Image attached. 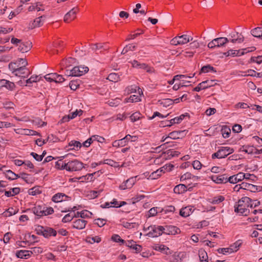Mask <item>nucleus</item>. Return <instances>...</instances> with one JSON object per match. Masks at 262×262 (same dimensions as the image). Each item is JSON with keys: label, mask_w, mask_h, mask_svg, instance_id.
Here are the masks:
<instances>
[{"label": "nucleus", "mask_w": 262, "mask_h": 262, "mask_svg": "<svg viewBox=\"0 0 262 262\" xmlns=\"http://www.w3.org/2000/svg\"><path fill=\"white\" fill-rule=\"evenodd\" d=\"M196 177L194 176H192L189 172H186V173L182 175L180 178L181 181H183L187 179H190L191 178H195Z\"/></svg>", "instance_id": "09e8293b"}, {"label": "nucleus", "mask_w": 262, "mask_h": 262, "mask_svg": "<svg viewBox=\"0 0 262 262\" xmlns=\"http://www.w3.org/2000/svg\"><path fill=\"white\" fill-rule=\"evenodd\" d=\"M112 239L115 242H121L122 243H124L125 242V241L121 239L120 236L118 234L113 235L112 237Z\"/></svg>", "instance_id": "338daca9"}, {"label": "nucleus", "mask_w": 262, "mask_h": 262, "mask_svg": "<svg viewBox=\"0 0 262 262\" xmlns=\"http://www.w3.org/2000/svg\"><path fill=\"white\" fill-rule=\"evenodd\" d=\"M5 88L10 91H13L15 89V84L13 82L8 80Z\"/></svg>", "instance_id": "4d7b16f0"}, {"label": "nucleus", "mask_w": 262, "mask_h": 262, "mask_svg": "<svg viewBox=\"0 0 262 262\" xmlns=\"http://www.w3.org/2000/svg\"><path fill=\"white\" fill-rule=\"evenodd\" d=\"M147 230L150 231L146 234L149 237H155L161 235L165 230L164 227L161 226H156V225L150 226L148 227Z\"/></svg>", "instance_id": "39448f33"}, {"label": "nucleus", "mask_w": 262, "mask_h": 262, "mask_svg": "<svg viewBox=\"0 0 262 262\" xmlns=\"http://www.w3.org/2000/svg\"><path fill=\"white\" fill-rule=\"evenodd\" d=\"M245 173L243 172H239L236 174L228 177V182L232 184H235L244 179Z\"/></svg>", "instance_id": "f8f14e48"}, {"label": "nucleus", "mask_w": 262, "mask_h": 262, "mask_svg": "<svg viewBox=\"0 0 262 262\" xmlns=\"http://www.w3.org/2000/svg\"><path fill=\"white\" fill-rule=\"evenodd\" d=\"M89 71V68L86 67L76 66L72 69V74L74 76H80Z\"/></svg>", "instance_id": "1a4fd4ad"}, {"label": "nucleus", "mask_w": 262, "mask_h": 262, "mask_svg": "<svg viewBox=\"0 0 262 262\" xmlns=\"http://www.w3.org/2000/svg\"><path fill=\"white\" fill-rule=\"evenodd\" d=\"M215 41L216 47H222L229 42V39L226 37H219L214 39Z\"/></svg>", "instance_id": "5701e85b"}, {"label": "nucleus", "mask_w": 262, "mask_h": 262, "mask_svg": "<svg viewBox=\"0 0 262 262\" xmlns=\"http://www.w3.org/2000/svg\"><path fill=\"white\" fill-rule=\"evenodd\" d=\"M217 251L219 253H222L223 254H226V253H232L230 247L219 248L217 249Z\"/></svg>", "instance_id": "13d9d810"}, {"label": "nucleus", "mask_w": 262, "mask_h": 262, "mask_svg": "<svg viewBox=\"0 0 262 262\" xmlns=\"http://www.w3.org/2000/svg\"><path fill=\"white\" fill-rule=\"evenodd\" d=\"M245 74L243 75L244 76H250L252 77L256 76V72L253 70H248L247 72H242Z\"/></svg>", "instance_id": "0e129e2a"}, {"label": "nucleus", "mask_w": 262, "mask_h": 262, "mask_svg": "<svg viewBox=\"0 0 262 262\" xmlns=\"http://www.w3.org/2000/svg\"><path fill=\"white\" fill-rule=\"evenodd\" d=\"M30 252H31V255L33 254H37L41 253L42 252V248L40 247H34L31 248V250H29Z\"/></svg>", "instance_id": "bf43d9fd"}, {"label": "nucleus", "mask_w": 262, "mask_h": 262, "mask_svg": "<svg viewBox=\"0 0 262 262\" xmlns=\"http://www.w3.org/2000/svg\"><path fill=\"white\" fill-rule=\"evenodd\" d=\"M158 207H152L148 211V217L154 216L158 213Z\"/></svg>", "instance_id": "6e6d98bb"}, {"label": "nucleus", "mask_w": 262, "mask_h": 262, "mask_svg": "<svg viewBox=\"0 0 262 262\" xmlns=\"http://www.w3.org/2000/svg\"><path fill=\"white\" fill-rule=\"evenodd\" d=\"M45 16L42 15L35 18L33 21L29 24V28L33 29L36 27H39L43 25V18H45Z\"/></svg>", "instance_id": "9b49d317"}, {"label": "nucleus", "mask_w": 262, "mask_h": 262, "mask_svg": "<svg viewBox=\"0 0 262 262\" xmlns=\"http://www.w3.org/2000/svg\"><path fill=\"white\" fill-rule=\"evenodd\" d=\"M121 102V99L117 98L115 99H112L108 101V104L111 106H117Z\"/></svg>", "instance_id": "de8ad7c7"}, {"label": "nucleus", "mask_w": 262, "mask_h": 262, "mask_svg": "<svg viewBox=\"0 0 262 262\" xmlns=\"http://www.w3.org/2000/svg\"><path fill=\"white\" fill-rule=\"evenodd\" d=\"M125 102H134L141 101L140 96L137 95H132L129 98L125 99Z\"/></svg>", "instance_id": "4c0bfd02"}, {"label": "nucleus", "mask_w": 262, "mask_h": 262, "mask_svg": "<svg viewBox=\"0 0 262 262\" xmlns=\"http://www.w3.org/2000/svg\"><path fill=\"white\" fill-rule=\"evenodd\" d=\"M170 262H179V256L178 255L173 254L168 259Z\"/></svg>", "instance_id": "774afa93"}, {"label": "nucleus", "mask_w": 262, "mask_h": 262, "mask_svg": "<svg viewBox=\"0 0 262 262\" xmlns=\"http://www.w3.org/2000/svg\"><path fill=\"white\" fill-rule=\"evenodd\" d=\"M137 176L131 177L127 179L126 181L123 182L120 186L119 189L121 190H125L126 189L131 188L135 184L137 181Z\"/></svg>", "instance_id": "423d86ee"}, {"label": "nucleus", "mask_w": 262, "mask_h": 262, "mask_svg": "<svg viewBox=\"0 0 262 262\" xmlns=\"http://www.w3.org/2000/svg\"><path fill=\"white\" fill-rule=\"evenodd\" d=\"M74 218V216L73 214L71 213H68L66 214L62 219V222L63 223H67L71 221Z\"/></svg>", "instance_id": "5fc2aeb1"}, {"label": "nucleus", "mask_w": 262, "mask_h": 262, "mask_svg": "<svg viewBox=\"0 0 262 262\" xmlns=\"http://www.w3.org/2000/svg\"><path fill=\"white\" fill-rule=\"evenodd\" d=\"M36 132L33 130L28 129H21L20 132H18V133L26 135H34L36 134Z\"/></svg>", "instance_id": "79ce46f5"}, {"label": "nucleus", "mask_w": 262, "mask_h": 262, "mask_svg": "<svg viewBox=\"0 0 262 262\" xmlns=\"http://www.w3.org/2000/svg\"><path fill=\"white\" fill-rule=\"evenodd\" d=\"M95 224L101 227L106 224V220L102 219H97L95 220Z\"/></svg>", "instance_id": "680f3d73"}, {"label": "nucleus", "mask_w": 262, "mask_h": 262, "mask_svg": "<svg viewBox=\"0 0 262 262\" xmlns=\"http://www.w3.org/2000/svg\"><path fill=\"white\" fill-rule=\"evenodd\" d=\"M35 231L37 234L42 235L45 238H49L51 236H55L57 234L56 230L47 226H38L36 228Z\"/></svg>", "instance_id": "f03ea898"}, {"label": "nucleus", "mask_w": 262, "mask_h": 262, "mask_svg": "<svg viewBox=\"0 0 262 262\" xmlns=\"http://www.w3.org/2000/svg\"><path fill=\"white\" fill-rule=\"evenodd\" d=\"M242 244V241L241 240H238L234 244L231 245L229 247L231 250L232 253L236 252L237 250H238Z\"/></svg>", "instance_id": "473e14b6"}, {"label": "nucleus", "mask_w": 262, "mask_h": 262, "mask_svg": "<svg viewBox=\"0 0 262 262\" xmlns=\"http://www.w3.org/2000/svg\"><path fill=\"white\" fill-rule=\"evenodd\" d=\"M241 185L242 189L247 190L251 192H256L258 189L257 186L247 182H242Z\"/></svg>", "instance_id": "f3484780"}, {"label": "nucleus", "mask_w": 262, "mask_h": 262, "mask_svg": "<svg viewBox=\"0 0 262 262\" xmlns=\"http://www.w3.org/2000/svg\"><path fill=\"white\" fill-rule=\"evenodd\" d=\"M124 141H122L121 139L115 140L113 143V146L116 147H123L124 146Z\"/></svg>", "instance_id": "864d4df0"}, {"label": "nucleus", "mask_w": 262, "mask_h": 262, "mask_svg": "<svg viewBox=\"0 0 262 262\" xmlns=\"http://www.w3.org/2000/svg\"><path fill=\"white\" fill-rule=\"evenodd\" d=\"M138 137L136 136H131L130 135H127L125 137L121 139L122 141H124V146L127 144L129 141L135 142L137 140Z\"/></svg>", "instance_id": "c756f323"}, {"label": "nucleus", "mask_w": 262, "mask_h": 262, "mask_svg": "<svg viewBox=\"0 0 262 262\" xmlns=\"http://www.w3.org/2000/svg\"><path fill=\"white\" fill-rule=\"evenodd\" d=\"M55 75L56 76H54L55 78H54V82L56 83H61L65 80L64 78L61 75H59L57 73H55Z\"/></svg>", "instance_id": "603ef678"}, {"label": "nucleus", "mask_w": 262, "mask_h": 262, "mask_svg": "<svg viewBox=\"0 0 262 262\" xmlns=\"http://www.w3.org/2000/svg\"><path fill=\"white\" fill-rule=\"evenodd\" d=\"M6 177L11 180H16L18 178L20 177V176H18V174H16L11 170H6L5 172Z\"/></svg>", "instance_id": "c85d7f7f"}, {"label": "nucleus", "mask_w": 262, "mask_h": 262, "mask_svg": "<svg viewBox=\"0 0 262 262\" xmlns=\"http://www.w3.org/2000/svg\"><path fill=\"white\" fill-rule=\"evenodd\" d=\"M16 255L18 258L27 259L31 256V252L29 250H19L16 252Z\"/></svg>", "instance_id": "aec40b11"}, {"label": "nucleus", "mask_w": 262, "mask_h": 262, "mask_svg": "<svg viewBox=\"0 0 262 262\" xmlns=\"http://www.w3.org/2000/svg\"><path fill=\"white\" fill-rule=\"evenodd\" d=\"M199 258L201 262H208V255L206 251H199Z\"/></svg>", "instance_id": "e433bc0d"}, {"label": "nucleus", "mask_w": 262, "mask_h": 262, "mask_svg": "<svg viewBox=\"0 0 262 262\" xmlns=\"http://www.w3.org/2000/svg\"><path fill=\"white\" fill-rule=\"evenodd\" d=\"M78 11L79 8L78 7H74L72 9L64 15V21L66 23H69L74 20L76 18V14Z\"/></svg>", "instance_id": "0eeeda50"}, {"label": "nucleus", "mask_w": 262, "mask_h": 262, "mask_svg": "<svg viewBox=\"0 0 262 262\" xmlns=\"http://www.w3.org/2000/svg\"><path fill=\"white\" fill-rule=\"evenodd\" d=\"M234 149L228 146H222L220 147L217 152L212 155V158L213 159L217 158L222 159L225 158L229 155L234 152Z\"/></svg>", "instance_id": "7ed1b4c3"}, {"label": "nucleus", "mask_w": 262, "mask_h": 262, "mask_svg": "<svg viewBox=\"0 0 262 262\" xmlns=\"http://www.w3.org/2000/svg\"><path fill=\"white\" fill-rule=\"evenodd\" d=\"M210 178L216 184H225L228 182V178L227 174H223L219 176H212Z\"/></svg>", "instance_id": "6e6552de"}, {"label": "nucleus", "mask_w": 262, "mask_h": 262, "mask_svg": "<svg viewBox=\"0 0 262 262\" xmlns=\"http://www.w3.org/2000/svg\"><path fill=\"white\" fill-rule=\"evenodd\" d=\"M186 186L182 184L177 185L173 189L174 192L178 194L184 193V192L186 191Z\"/></svg>", "instance_id": "b1692460"}, {"label": "nucleus", "mask_w": 262, "mask_h": 262, "mask_svg": "<svg viewBox=\"0 0 262 262\" xmlns=\"http://www.w3.org/2000/svg\"><path fill=\"white\" fill-rule=\"evenodd\" d=\"M130 119L132 122H135L140 119L141 114L139 112H135L130 116Z\"/></svg>", "instance_id": "37998d69"}, {"label": "nucleus", "mask_w": 262, "mask_h": 262, "mask_svg": "<svg viewBox=\"0 0 262 262\" xmlns=\"http://www.w3.org/2000/svg\"><path fill=\"white\" fill-rule=\"evenodd\" d=\"M165 230L163 231V233L167 234H176L180 232V229L175 226H166Z\"/></svg>", "instance_id": "a211bd4d"}, {"label": "nucleus", "mask_w": 262, "mask_h": 262, "mask_svg": "<svg viewBox=\"0 0 262 262\" xmlns=\"http://www.w3.org/2000/svg\"><path fill=\"white\" fill-rule=\"evenodd\" d=\"M210 71H212L213 72H216V70L210 64H207L203 66L201 70V72L200 74L201 73H208Z\"/></svg>", "instance_id": "f704fd0d"}, {"label": "nucleus", "mask_w": 262, "mask_h": 262, "mask_svg": "<svg viewBox=\"0 0 262 262\" xmlns=\"http://www.w3.org/2000/svg\"><path fill=\"white\" fill-rule=\"evenodd\" d=\"M32 210L34 214L37 216L38 218H40L43 216V209L42 206L40 205L36 206L34 207Z\"/></svg>", "instance_id": "393cba45"}, {"label": "nucleus", "mask_w": 262, "mask_h": 262, "mask_svg": "<svg viewBox=\"0 0 262 262\" xmlns=\"http://www.w3.org/2000/svg\"><path fill=\"white\" fill-rule=\"evenodd\" d=\"M66 160L60 159L55 163V167L59 169H66Z\"/></svg>", "instance_id": "c9c22d12"}, {"label": "nucleus", "mask_w": 262, "mask_h": 262, "mask_svg": "<svg viewBox=\"0 0 262 262\" xmlns=\"http://www.w3.org/2000/svg\"><path fill=\"white\" fill-rule=\"evenodd\" d=\"M192 166L194 169L199 170L202 168V164L198 160H195L192 163Z\"/></svg>", "instance_id": "69168bd1"}, {"label": "nucleus", "mask_w": 262, "mask_h": 262, "mask_svg": "<svg viewBox=\"0 0 262 262\" xmlns=\"http://www.w3.org/2000/svg\"><path fill=\"white\" fill-rule=\"evenodd\" d=\"M213 80H206L199 83L197 86L193 89L194 91L199 92L201 90L207 89L213 85Z\"/></svg>", "instance_id": "9d476101"}, {"label": "nucleus", "mask_w": 262, "mask_h": 262, "mask_svg": "<svg viewBox=\"0 0 262 262\" xmlns=\"http://www.w3.org/2000/svg\"><path fill=\"white\" fill-rule=\"evenodd\" d=\"M180 152L177 151H173L172 150H168L167 151V154L168 155V157H178L180 155Z\"/></svg>", "instance_id": "e2e57ef3"}, {"label": "nucleus", "mask_w": 262, "mask_h": 262, "mask_svg": "<svg viewBox=\"0 0 262 262\" xmlns=\"http://www.w3.org/2000/svg\"><path fill=\"white\" fill-rule=\"evenodd\" d=\"M54 76H56L55 73L47 74L44 76V78L47 81L51 82H54Z\"/></svg>", "instance_id": "8fccbe9b"}, {"label": "nucleus", "mask_w": 262, "mask_h": 262, "mask_svg": "<svg viewBox=\"0 0 262 262\" xmlns=\"http://www.w3.org/2000/svg\"><path fill=\"white\" fill-rule=\"evenodd\" d=\"M43 216L48 215L49 214H51L54 212V209L53 208L49 207H43Z\"/></svg>", "instance_id": "a18cd8bd"}, {"label": "nucleus", "mask_w": 262, "mask_h": 262, "mask_svg": "<svg viewBox=\"0 0 262 262\" xmlns=\"http://www.w3.org/2000/svg\"><path fill=\"white\" fill-rule=\"evenodd\" d=\"M20 189L18 187H15L12 188L9 191H5V194L8 197L13 196L19 193Z\"/></svg>", "instance_id": "cd10ccee"}, {"label": "nucleus", "mask_w": 262, "mask_h": 262, "mask_svg": "<svg viewBox=\"0 0 262 262\" xmlns=\"http://www.w3.org/2000/svg\"><path fill=\"white\" fill-rule=\"evenodd\" d=\"M179 38V41L180 45H184L188 43L190 41H191L193 38L190 36L186 34L182 35L181 36H178Z\"/></svg>", "instance_id": "a878e982"}, {"label": "nucleus", "mask_w": 262, "mask_h": 262, "mask_svg": "<svg viewBox=\"0 0 262 262\" xmlns=\"http://www.w3.org/2000/svg\"><path fill=\"white\" fill-rule=\"evenodd\" d=\"M32 46L30 41L22 42L18 45V50L22 53L28 52Z\"/></svg>", "instance_id": "ddd939ff"}, {"label": "nucleus", "mask_w": 262, "mask_h": 262, "mask_svg": "<svg viewBox=\"0 0 262 262\" xmlns=\"http://www.w3.org/2000/svg\"><path fill=\"white\" fill-rule=\"evenodd\" d=\"M87 221L83 219H78L73 223V227L77 229H82L85 228Z\"/></svg>", "instance_id": "2eb2a0df"}, {"label": "nucleus", "mask_w": 262, "mask_h": 262, "mask_svg": "<svg viewBox=\"0 0 262 262\" xmlns=\"http://www.w3.org/2000/svg\"><path fill=\"white\" fill-rule=\"evenodd\" d=\"M107 43H99L96 44H92L91 49L93 51L96 52L99 50H107L108 48L106 46Z\"/></svg>", "instance_id": "6ab92c4d"}, {"label": "nucleus", "mask_w": 262, "mask_h": 262, "mask_svg": "<svg viewBox=\"0 0 262 262\" xmlns=\"http://www.w3.org/2000/svg\"><path fill=\"white\" fill-rule=\"evenodd\" d=\"M191 210L192 208L189 206L183 208L180 210V214L183 217L188 216L192 212Z\"/></svg>", "instance_id": "bb28decb"}, {"label": "nucleus", "mask_w": 262, "mask_h": 262, "mask_svg": "<svg viewBox=\"0 0 262 262\" xmlns=\"http://www.w3.org/2000/svg\"><path fill=\"white\" fill-rule=\"evenodd\" d=\"M188 114L187 113H185V114H182L180 115L179 117H177L173 118V121H176L177 124L180 123L186 116H188Z\"/></svg>", "instance_id": "052dcab7"}, {"label": "nucleus", "mask_w": 262, "mask_h": 262, "mask_svg": "<svg viewBox=\"0 0 262 262\" xmlns=\"http://www.w3.org/2000/svg\"><path fill=\"white\" fill-rule=\"evenodd\" d=\"M140 68L146 70L147 72L149 73H152L155 72V70L153 68L149 67L147 64L145 63H141Z\"/></svg>", "instance_id": "a19ab883"}, {"label": "nucleus", "mask_w": 262, "mask_h": 262, "mask_svg": "<svg viewBox=\"0 0 262 262\" xmlns=\"http://www.w3.org/2000/svg\"><path fill=\"white\" fill-rule=\"evenodd\" d=\"M79 85V82L78 81H71L69 83L70 88L72 90H76Z\"/></svg>", "instance_id": "3c124183"}, {"label": "nucleus", "mask_w": 262, "mask_h": 262, "mask_svg": "<svg viewBox=\"0 0 262 262\" xmlns=\"http://www.w3.org/2000/svg\"><path fill=\"white\" fill-rule=\"evenodd\" d=\"M244 53L243 49L238 50H230L228 52L225 53L224 55L226 56H232L234 57L244 55Z\"/></svg>", "instance_id": "412c9836"}, {"label": "nucleus", "mask_w": 262, "mask_h": 262, "mask_svg": "<svg viewBox=\"0 0 262 262\" xmlns=\"http://www.w3.org/2000/svg\"><path fill=\"white\" fill-rule=\"evenodd\" d=\"M184 130L173 131L169 133L168 137L172 139H177L183 136Z\"/></svg>", "instance_id": "4be33fe9"}, {"label": "nucleus", "mask_w": 262, "mask_h": 262, "mask_svg": "<svg viewBox=\"0 0 262 262\" xmlns=\"http://www.w3.org/2000/svg\"><path fill=\"white\" fill-rule=\"evenodd\" d=\"M69 196L63 193H57L54 195L52 200L55 203L61 202L66 201Z\"/></svg>", "instance_id": "dca6fc26"}, {"label": "nucleus", "mask_w": 262, "mask_h": 262, "mask_svg": "<svg viewBox=\"0 0 262 262\" xmlns=\"http://www.w3.org/2000/svg\"><path fill=\"white\" fill-rule=\"evenodd\" d=\"M225 200V198L222 195H219L214 197L212 199H209V202L212 204H217L223 202Z\"/></svg>", "instance_id": "72a5a7b5"}, {"label": "nucleus", "mask_w": 262, "mask_h": 262, "mask_svg": "<svg viewBox=\"0 0 262 262\" xmlns=\"http://www.w3.org/2000/svg\"><path fill=\"white\" fill-rule=\"evenodd\" d=\"M19 68V65L15 62H11L9 64V69L13 73H14Z\"/></svg>", "instance_id": "c03bdc74"}, {"label": "nucleus", "mask_w": 262, "mask_h": 262, "mask_svg": "<svg viewBox=\"0 0 262 262\" xmlns=\"http://www.w3.org/2000/svg\"><path fill=\"white\" fill-rule=\"evenodd\" d=\"M42 6V5L40 3H36L28 7L29 11H33L35 10H37V11H43L44 9H41L40 7Z\"/></svg>", "instance_id": "2f4dec72"}, {"label": "nucleus", "mask_w": 262, "mask_h": 262, "mask_svg": "<svg viewBox=\"0 0 262 262\" xmlns=\"http://www.w3.org/2000/svg\"><path fill=\"white\" fill-rule=\"evenodd\" d=\"M160 104L163 105L165 107H168L173 104V101L171 99H164L160 101Z\"/></svg>", "instance_id": "ea45409f"}, {"label": "nucleus", "mask_w": 262, "mask_h": 262, "mask_svg": "<svg viewBox=\"0 0 262 262\" xmlns=\"http://www.w3.org/2000/svg\"><path fill=\"white\" fill-rule=\"evenodd\" d=\"M119 76L115 73H111L107 77V79L112 82H117L119 80Z\"/></svg>", "instance_id": "58836bf2"}, {"label": "nucleus", "mask_w": 262, "mask_h": 262, "mask_svg": "<svg viewBox=\"0 0 262 262\" xmlns=\"http://www.w3.org/2000/svg\"><path fill=\"white\" fill-rule=\"evenodd\" d=\"M251 34L258 38L262 39V27H257L251 30Z\"/></svg>", "instance_id": "7c9ffc66"}, {"label": "nucleus", "mask_w": 262, "mask_h": 262, "mask_svg": "<svg viewBox=\"0 0 262 262\" xmlns=\"http://www.w3.org/2000/svg\"><path fill=\"white\" fill-rule=\"evenodd\" d=\"M244 40V37L242 34H239V35L237 36L236 38H232V39H231V42L233 43H234L236 42L238 43H242Z\"/></svg>", "instance_id": "49530a36"}, {"label": "nucleus", "mask_w": 262, "mask_h": 262, "mask_svg": "<svg viewBox=\"0 0 262 262\" xmlns=\"http://www.w3.org/2000/svg\"><path fill=\"white\" fill-rule=\"evenodd\" d=\"M83 168V164L77 160L72 161H68L66 160V169L67 171H78L81 170Z\"/></svg>", "instance_id": "20e7f679"}, {"label": "nucleus", "mask_w": 262, "mask_h": 262, "mask_svg": "<svg viewBox=\"0 0 262 262\" xmlns=\"http://www.w3.org/2000/svg\"><path fill=\"white\" fill-rule=\"evenodd\" d=\"M30 74V73L28 71V70L26 68L19 67V68L14 73V75L16 76L21 77L25 78Z\"/></svg>", "instance_id": "4468645a"}, {"label": "nucleus", "mask_w": 262, "mask_h": 262, "mask_svg": "<svg viewBox=\"0 0 262 262\" xmlns=\"http://www.w3.org/2000/svg\"><path fill=\"white\" fill-rule=\"evenodd\" d=\"M252 200L247 196L243 197L239 200L234 205V211L244 216H248L250 214L249 208H253Z\"/></svg>", "instance_id": "f257e3e1"}]
</instances>
